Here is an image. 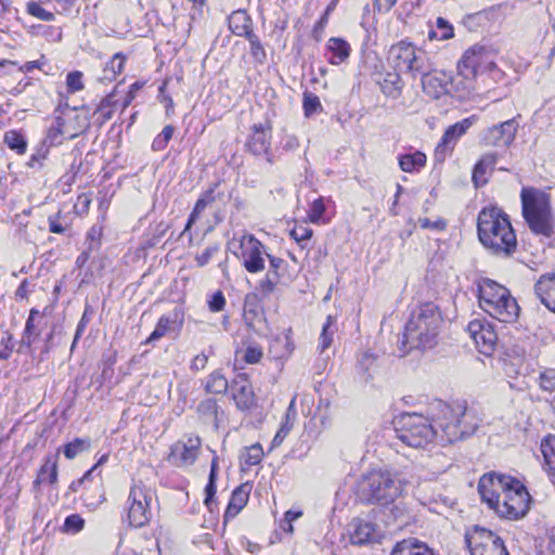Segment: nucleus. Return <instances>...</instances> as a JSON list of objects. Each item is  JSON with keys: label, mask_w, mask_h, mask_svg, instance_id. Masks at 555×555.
Returning <instances> with one entry per match:
<instances>
[{"label": "nucleus", "mask_w": 555, "mask_h": 555, "mask_svg": "<svg viewBox=\"0 0 555 555\" xmlns=\"http://www.w3.org/2000/svg\"><path fill=\"white\" fill-rule=\"evenodd\" d=\"M219 247L217 245L208 246L202 254L195 257V261L197 267L206 266L211 257L218 251Z\"/></svg>", "instance_id": "13d9d810"}, {"label": "nucleus", "mask_w": 555, "mask_h": 555, "mask_svg": "<svg viewBox=\"0 0 555 555\" xmlns=\"http://www.w3.org/2000/svg\"><path fill=\"white\" fill-rule=\"evenodd\" d=\"M238 354H242V359L248 364L259 363L263 357L262 348L256 344H250L245 349L237 350L236 356Z\"/></svg>", "instance_id": "37998d69"}, {"label": "nucleus", "mask_w": 555, "mask_h": 555, "mask_svg": "<svg viewBox=\"0 0 555 555\" xmlns=\"http://www.w3.org/2000/svg\"><path fill=\"white\" fill-rule=\"evenodd\" d=\"M232 398L240 410H247L254 403V391L250 382L245 375L236 376L231 385Z\"/></svg>", "instance_id": "aec40b11"}, {"label": "nucleus", "mask_w": 555, "mask_h": 555, "mask_svg": "<svg viewBox=\"0 0 555 555\" xmlns=\"http://www.w3.org/2000/svg\"><path fill=\"white\" fill-rule=\"evenodd\" d=\"M214 201L212 193L207 192L202 197H199L189 217V220L186 222V225L184 228L183 233L189 231V229L192 227L194 222L199 218L201 214L205 210L207 205Z\"/></svg>", "instance_id": "4c0bfd02"}, {"label": "nucleus", "mask_w": 555, "mask_h": 555, "mask_svg": "<svg viewBox=\"0 0 555 555\" xmlns=\"http://www.w3.org/2000/svg\"><path fill=\"white\" fill-rule=\"evenodd\" d=\"M338 3V0H332L330 4L326 7L323 15L320 17V20L317 22V24L313 27V35L317 40H320L319 35H321L325 28V26L328 23V17L331 13L336 9Z\"/></svg>", "instance_id": "09e8293b"}, {"label": "nucleus", "mask_w": 555, "mask_h": 555, "mask_svg": "<svg viewBox=\"0 0 555 555\" xmlns=\"http://www.w3.org/2000/svg\"><path fill=\"white\" fill-rule=\"evenodd\" d=\"M480 308L493 319L512 323L516 321L519 307L509 291L492 280H483L478 286Z\"/></svg>", "instance_id": "423d86ee"}, {"label": "nucleus", "mask_w": 555, "mask_h": 555, "mask_svg": "<svg viewBox=\"0 0 555 555\" xmlns=\"http://www.w3.org/2000/svg\"><path fill=\"white\" fill-rule=\"evenodd\" d=\"M540 555H555V529L547 531L540 543Z\"/></svg>", "instance_id": "5fc2aeb1"}, {"label": "nucleus", "mask_w": 555, "mask_h": 555, "mask_svg": "<svg viewBox=\"0 0 555 555\" xmlns=\"http://www.w3.org/2000/svg\"><path fill=\"white\" fill-rule=\"evenodd\" d=\"M122 67H124V57L119 53H116L113 56V59L111 60V62L106 65L105 70H108V68H111V70L113 72V75L115 76L116 74L121 73Z\"/></svg>", "instance_id": "052dcab7"}, {"label": "nucleus", "mask_w": 555, "mask_h": 555, "mask_svg": "<svg viewBox=\"0 0 555 555\" xmlns=\"http://www.w3.org/2000/svg\"><path fill=\"white\" fill-rule=\"evenodd\" d=\"M479 424L480 420L473 409L462 403L436 401L430 406V417L403 413L384 429V438L391 448L397 447L395 439L411 448H423L434 439L441 443H453L472 436Z\"/></svg>", "instance_id": "f257e3e1"}, {"label": "nucleus", "mask_w": 555, "mask_h": 555, "mask_svg": "<svg viewBox=\"0 0 555 555\" xmlns=\"http://www.w3.org/2000/svg\"><path fill=\"white\" fill-rule=\"evenodd\" d=\"M250 487L245 483L237 487L231 495L230 502L224 513V521L234 518L247 504Z\"/></svg>", "instance_id": "5701e85b"}, {"label": "nucleus", "mask_w": 555, "mask_h": 555, "mask_svg": "<svg viewBox=\"0 0 555 555\" xmlns=\"http://www.w3.org/2000/svg\"><path fill=\"white\" fill-rule=\"evenodd\" d=\"M264 247L253 234L234 236L228 242V250L235 255L245 270L249 273H259L266 268Z\"/></svg>", "instance_id": "1a4fd4ad"}, {"label": "nucleus", "mask_w": 555, "mask_h": 555, "mask_svg": "<svg viewBox=\"0 0 555 555\" xmlns=\"http://www.w3.org/2000/svg\"><path fill=\"white\" fill-rule=\"evenodd\" d=\"M229 28L235 36L247 37L253 34V22L246 11H234L228 18Z\"/></svg>", "instance_id": "a878e982"}, {"label": "nucleus", "mask_w": 555, "mask_h": 555, "mask_svg": "<svg viewBox=\"0 0 555 555\" xmlns=\"http://www.w3.org/2000/svg\"><path fill=\"white\" fill-rule=\"evenodd\" d=\"M312 233V229L305 225H297L291 231L292 237L298 243L310 240Z\"/></svg>", "instance_id": "4d7b16f0"}, {"label": "nucleus", "mask_w": 555, "mask_h": 555, "mask_svg": "<svg viewBox=\"0 0 555 555\" xmlns=\"http://www.w3.org/2000/svg\"><path fill=\"white\" fill-rule=\"evenodd\" d=\"M470 555H508L503 540L492 531L476 526L465 535Z\"/></svg>", "instance_id": "9b49d317"}, {"label": "nucleus", "mask_w": 555, "mask_h": 555, "mask_svg": "<svg viewBox=\"0 0 555 555\" xmlns=\"http://www.w3.org/2000/svg\"><path fill=\"white\" fill-rule=\"evenodd\" d=\"M181 324L182 314L177 309L171 313L162 315L155 326V330L146 339V344L160 339L168 332L179 328Z\"/></svg>", "instance_id": "4be33fe9"}, {"label": "nucleus", "mask_w": 555, "mask_h": 555, "mask_svg": "<svg viewBox=\"0 0 555 555\" xmlns=\"http://www.w3.org/2000/svg\"><path fill=\"white\" fill-rule=\"evenodd\" d=\"M417 223L422 229H429L436 232H441L447 228V221L440 217H437L435 220L428 217H421Z\"/></svg>", "instance_id": "603ef678"}, {"label": "nucleus", "mask_w": 555, "mask_h": 555, "mask_svg": "<svg viewBox=\"0 0 555 555\" xmlns=\"http://www.w3.org/2000/svg\"><path fill=\"white\" fill-rule=\"evenodd\" d=\"M534 293L541 304L555 312V273L541 275L534 284Z\"/></svg>", "instance_id": "412c9836"}, {"label": "nucleus", "mask_w": 555, "mask_h": 555, "mask_svg": "<svg viewBox=\"0 0 555 555\" xmlns=\"http://www.w3.org/2000/svg\"><path fill=\"white\" fill-rule=\"evenodd\" d=\"M57 481V455H48L44 459L35 485L49 482L51 485Z\"/></svg>", "instance_id": "c756f323"}, {"label": "nucleus", "mask_w": 555, "mask_h": 555, "mask_svg": "<svg viewBox=\"0 0 555 555\" xmlns=\"http://www.w3.org/2000/svg\"><path fill=\"white\" fill-rule=\"evenodd\" d=\"M217 410L218 404L215 399H205L201 401L197 405V412L207 420L216 421L217 420Z\"/></svg>", "instance_id": "de8ad7c7"}, {"label": "nucleus", "mask_w": 555, "mask_h": 555, "mask_svg": "<svg viewBox=\"0 0 555 555\" xmlns=\"http://www.w3.org/2000/svg\"><path fill=\"white\" fill-rule=\"evenodd\" d=\"M522 215L530 230L544 237H551L554 231L550 196L537 189H522Z\"/></svg>", "instance_id": "0eeeda50"}, {"label": "nucleus", "mask_w": 555, "mask_h": 555, "mask_svg": "<svg viewBox=\"0 0 555 555\" xmlns=\"http://www.w3.org/2000/svg\"><path fill=\"white\" fill-rule=\"evenodd\" d=\"M36 317H40L39 311L31 309L22 337V344L28 347H30L39 336V331L35 324Z\"/></svg>", "instance_id": "72a5a7b5"}, {"label": "nucleus", "mask_w": 555, "mask_h": 555, "mask_svg": "<svg viewBox=\"0 0 555 555\" xmlns=\"http://www.w3.org/2000/svg\"><path fill=\"white\" fill-rule=\"evenodd\" d=\"M276 284L268 278H263L259 284L260 291L266 294H270L274 291Z\"/></svg>", "instance_id": "774afa93"}, {"label": "nucleus", "mask_w": 555, "mask_h": 555, "mask_svg": "<svg viewBox=\"0 0 555 555\" xmlns=\"http://www.w3.org/2000/svg\"><path fill=\"white\" fill-rule=\"evenodd\" d=\"M201 446L202 441L197 436L177 441L170 448L168 461L178 467L191 466L198 457Z\"/></svg>", "instance_id": "ddd939ff"}, {"label": "nucleus", "mask_w": 555, "mask_h": 555, "mask_svg": "<svg viewBox=\"0 0 555 555\" xmlns=\"http://www.w3.org/2000/svg\"><path fill=\"white\" fill-rule=\"evenodd\" d=\"M539 387L547 392L555 390V369H545L540 373Z\"/></svg>", "instance_id": "8fccbe9b"}, {"label": "nucleus", "mask_w": 555, "mask_h": 555, "mask_svg": "<svg viewBox=\"0 0 555 555\" xmlns=\"http://www.w3.org/2000/svg\"><path fill=\"white\" fill-rule=\"evenodd\" d=\"M387 61L396 70L384 76V96L386 98L384 106H388V103L390 108L404 106L401 100L403 81L399 72L423 73L428 68L426 52L411 42L400 41L391 46Z\"/></svg>", "instance_id": "7ed1b4c3"}, {"label": "nucleus", "mask_w": 555, "mask_h": 555, "mask_svg": "<svg viewBox=\"0 0 555 555\" xmlns=\"http://www.w3.org/2000/svg\"><path fill=\"white\" fill-rule=\"evenodd\" d=\"M208 362V356L205 353H199L195 356L191 363V370L201 371L204 370Z\"/></svg>", "instance_id": "e2e57ef3"}, {"label": "nucleus", "mask_w": 555, "mask_h": 555, "mask_svg": "<svg viewBox=\"0 0 555 555\" xmlns=\"http://www.w3.org/2000/svg\"><path fill=\"white\" fill-rule=\"evenodd\" d=\"M412 477V472L408 467L400 472L387 470L384 473V509L389 502H393L402 494Z\"/></svg>", "instance_id": "dca6fc26"}, {"label": "nucleus", "mask_w": 555, "mask_h": 555, "mask_svg": "<svg viewBox=\"0 0 555 555\" xmlns=\"http://www.w3.org/2000/svg\"><path fill=\"white\" fill-rule=\"evenodd\" d=\"M422 86L426 94L433 99H438L441 95L450 92V86L453 81L451 74L443 70H431L422 73Z\"/></svg>", "instance_id": "a211bd4d"}, {"label": "nucleus", "mask_w": 555, "mask_h": 555, "mask_svg": "<svg viewBox=\"0 0 555 555\" xmlns=\"http://www.w3.org/2000/svg\"><path fill=\"white\" fill-rule=\"evenodd\" d=\"M4 143L9 149L15 151L17 154H24L26 152V141L24 137L17 131H8L4 134Z\"/></svg>", "instance_id": "a19ab883"}, {"label": "nucleus", "mask_w": 555, "mask_h": 555, "mask_svg": "<svg viewBox=\"0 0 555 555\" xmlns=\"http://www.w3.org/2000/svg\"><path fill=\"white\" fill-rule=\"evenodd\" d=\"M477 233L480 243L493 255L509 257L516 251V234L508 216L500 208H483L479 212Z\"/></svg>", "instance_id": "20e7f679"}, {"label": "nucleus", "mask_w": 555, "mask_h": 555, "mask_svg": "<svg viewBox=\"0 0 555 555\" xmlns=\"http://www.w3.org/2000/svg\"><path fill=\"white\" fill-rule=\"evenodd\" d=\"M13 351V347L11 345V338L2 339L0 341V360L10 359Z\"/></svg>", "instance_id": "0e129e2a"}, {"label": "nucleus", "mask_w": 555, "mask_h": 555, "mask_svg": "<svg viewBox=\"0 0 555 555\" xmlns=\"http://www.w3.org/2000/svg\"><path fill=\"white\" fill-rule=\"evenodd\" d=\"M496 68L494 54L487 48L475 44L464 52L457 64L459 76L464 78V90L474 89V79Z\"/></svg>", "instance_id": "6e6552de"}, {"label": "nucleus", "mask_w": 555, "mask_h": 555, "mask_svg": "<svg viewBox=\"0 0 555 555\" xmlns=\"http://www.w3.org/2000/svg\"><path fill=\"white\" fill-rule=\"evenodd\" d=\"M441 323V313L434 302H425L414 308L405 324L402 340L399 341V357L405 356L412 349L433 347Z\"/></svg>", "instance_id": "39448f33"}, {"label": "nucleus", "mask_w": 555, "mask_h": 555, "mask_svg": "<svg viewBox=\"0 0 555 555\" xmlns=\"http://www.w3.org/2000/svg\"><path fill=\"white\" fill-rule=\"evenodd\" d=\"M141 88L139 82H134L130 86V89L122 102V109L127 108L135 98L137 91Z\"/></svg>", "instance_id": "69168bd1"}, {"label": "nucleus", "mask_w": 555, "mask_h": 555, "mask_svg": "<svg viewBox=\"0 0 555 555\" xmlns=\"http://www.w3.org/2000/svg\"><path fill=\"white\" fill-rule=\"evenodd\" d=\"M271 139L272 128L268 122L255 124L246 142L247 150L254 155L266 156L272 163Z\"/></svg>", "instance_id": "2eb2a0df"}, {"label": "nucleus", "mask_w": 555, "mask_h": 555, "mask_svg": "<svg viewBox=\"0 0 555 555\" xmlns=\"http://www.w3.org/2000/svg\"><path fill=\"white\" fill-rule=\"evenodd\" d=\"M89 448H90L89 439L76 438L74 441L67 443L64 447V455L66 456V459L73 460L78 454L82 453L83 451L89 450Z\"/></svg>", "instance_id": "79ce46f5"}, {"label": "nucleus", "mask_w": 555, "mask_h": 555, "mask_svg": "<svg viewBox=\"0 0 555 555\" xmlns=\"http://www.w3.org/2000/svg\"><path fill=\"white\" fill-rule=\"evenodd\" d=\"M217 472H218V456H215L211 461L208 483L205 488L206 498L204 501L205 505L207 506V508L210 512H214V506H215L214 498L216 494Z\"/></svg>", "instance_id": "2f4dec72"}, {"label": "nucleus", "mask_w": 555, "mask_h": 555, "mask_svg": "<svg viewBox=\"0 0 555 555\" xmlns=\"http://www.w3.org/2000/svg\"><path fill=\"white\" fill-rule=\"evenodd\" d=\"M359 496L367 503H378L382 500V472L374 470L365 475L359 482Z\"/></svg>", "instance_id": "6ab92c4d"}, {"label": "nucleus", "mask_w": 555, "mask_h": 555, "mask_svg": "<svg viewBox=\"0 0 555 555\" xmlns=\"http://www.w3.org/2000/svg\"><path fill=\"white\" fill-rule=\"evenodd\" d=\"M210 311L219 312L224 309L225 298L221 291L216 292L208 301Z\"/></svg>", "instance_id": "bf43d9fd"}, {"label": "nucleus", "mask_w": 555, "mask_h": 555, "mask_svg": "<svg viewBox=\"0 0 555 555\" xmlns=\"http://www.w3.org/2000/svg\"><path fill=\"white\" fill-rule=\"evenodd\" d=\"M426 160V155L420 151H416L414 153L401 155L399 157V166L402 171L414 172L424 168Z\"/></svg>", "instance_id": "7c9ffc66"}, {"label": "nucleus", "mask_w": 555, "mask_h": 555, "mask_svg": "<svg viewBox=\"0 0 555 555\" xmlns=\"http://www.w3.org/2000/svg\"><path fill=\"white\" fill-rule=\"evenodd\" d=\"M390 555H435V553L425 543L410 538L397 542Z\"/></svg>", "instance_id": "b1692460"}, {"label": "nucleus", "mask_w": 555, "mask_h": 555, "mask_svg": "<svg viewBox=\"0 0 555 555\" xmlns=\"http://www.w3.org/2000/svg\"><path fill=\"white\" fill-rule=\"evenodd\" d=\"M116 90L106 95L96 108V114H99L102 118V121H107L113 117L114 108L117 105V100H115Z\"/></svg>", "instance_id": "ea45409f"}, {"label": "nucleus", "mask_w": 555, "mask_h": 555, "mask_svg": "<svg viewBox=\"0 0 555 555\" xmlns=\"http://www.w3.org/2000/svg\"><path fill=\"white\" fill-rule=\"evenodd\" d=\"M229 388L228 379L219 371H215L207 377L205 390L209 393H224Z\"/></svg>", "instance_id": "473e14b6"}, {"label": "nucleus", "mask_w": 555, "mask_h": 555, "mask_svg": "<svg viewBox=\"0 0 555 555\" xmlns=\"http://www.w3.org/2000/svg\"><path fill=\"white\" fill-rule=\"evenodd\" d=\"M155 493L143 485H134L128 496V522L131 527H144L151 519V504Z\"/></svg>", "instance_id": "9d476101"}, {"label": "nucleus", "mask_w": 555, "mask_h": 555, "mask_svg": "<svg viewBox=\"0 0 555 555\" xmlns=\"http://www.w3.org/2000/svg\"><path fill=\"white\" fill-rule=\"evenodd\" d=\"M266 256L269 259L271 270L280 272V270L284 269L285 261L282 258L274 257L269 254H266Z\"/></svg>", "instance_id": "338daca9"}, {"label": "nucleus", "mask_w": 555, "mask_h": 555, "mask_svg": "<svg viewBox=\"0 0 555 555\" xmlns=\"http://www.w3.org/2000/svg\"><path fill=\"white\" fill-rule=\"evenodd\" d=\"M291 428H292V425H289L288 421H286L281 426V428L276 433V435L274 436V438L272 440V446L273 447L280 446L283 442V440L285 439V437L288 435V433L291 431Z\"/></svg>", "instance_id": "680f3d73"}, {"label": "nucleus", "mask_w": 555, "mask_h": 555, "mask_svg": "<svg viewBox=\"0 0 555 555\" xmlns=\"http://www.w3.org/2000/svg\"><path fill=\"white\" fill-rule=\"evenodd\" d=\"M263 457V450L261 444L255 443L250 447L245 448L242 453L241 460L243 466H255L258 465Z\"/></svg>", "instance_id": "c9c22d12"}, {"label": "nucleus", "mask_w": 555, "mask_h": 555, "mask_svg": "<svg viewBox=\"0 0 555 555\" xmlns=\"http://www.w3.org/2000/svg\"><path fill=\"white\" fill-rule=\"evenodd\" d=\"M249 42V53L257 64H263L267 61V52L259 37L253 33L246 37Z\"/></svg>", "instance_id": "e433bc0d"}, {"label": "nucleus", "mask_w": 555, "mask_h": 555, "mask_svg": "<svg viewBox=\"0 0 555 555\" xmlns=\"http://www.w3.org/2000/svg\"><path fill=\"white\" fill-rule=\"evenodd\" d=\"M436 30L440 33L439 40H448L454 36L453 26L442 17L437 18Z\"/></svg>", "instance_id": "6e6d98bb"}, {"label": "nucleus", "mask_w": 555, "mask_h": 555, "mask_svg": "<svg viewBox=\"0 0 555 555\" xmlns=\"http://www.w3.org/2000/svg\"><path fill=\"white\" fill-rule=\"evenodd\" d=\"M326 48L332 53L330 63L333 65L344 63L351 52L350 44L346 40L337 37L330 38Z\"/></svg>", "instance_id": "cd10ccee"}, {"label": "nucleus", "mask_w": 555, "mask_h": 555, "mask_svg": "<svg viewBox=\"0 0 555 555\" xmlns=\"http://www.w3.org/2000/svg\"><path fill=\"white\" fill-rule=\"evenodd\" d=\"M478 492L482 502L502 518L520 519L530 509L529 492L519 480L511 476L485 474L479 480Z\"/></svg>", "instance_id": "f03ea898"}, {"label": "nucleus", "mask_w": 555, "mask_h": 555, "mask_svg": "<svg viewBox=\"0 0 555 555\" xmlns=\"http://www.w3.org/2000/svg\"><path fill=\"white\" fill-rule=\"evenodd\" d=\"M85 520L78 514L69 515L64 521V531L67 533H77L82 530Z\"/></svg>", "instance_id": "864d4df0"}, {"label": "nucleus", "mask_w": 555, "mask_h": 555, "mask_svg": "<svg viewBox=\"0 0 555 555\" xmlns=\"http://www.w3.org/2000/svg\"><path fill=\"white\" fill-rule=\"evenodd\" d=\"M519 125L515 118L492 126L486 130L482 141L486 145L507 147L514 141Z\"/></svg>", "instance_id": "f3484780"}, {"label": "nucleus", "mask_w": 555, "mask_h": 555, "mask_svg": "<svg viewBox=\"0 0 555 555\" xmlns=\"http://www.w3.org/2000/svg\"><path fill=\"white\" fill-rule=\"evenodd\" d=\"M322 109L321 102L313 93L306 92L304 94V111L307 117Z\"/></svg>", "instance_id": "3c124183"}, {"label": "nucleus", "mask_w": 555, "mask_h": 555, "mask_svg": "<svg viewBox=\"0 0 555 555\" xmlns=\"http://www.w3.org/2000/svg\"><path fill=\"white\" fill-rule=\"evenodd\" d=\"M495 163L496 154L494 153H487L477 162L473 170V181L476 186H481L487 183V175L493 170Z\"/></svg>", "instance_id": "bb28decb"}, {"label": "nucleus", "mask_w": 555, "mask_h": 555, "mask_svg": "<svg viewBox=\"0 0 555 555\" xmlns=\"http://www.w3.org/2000/svg\"><path fill=\"white\" fill-rule=\"evenodd\" d=\"M83 74L79 70L69 72L66 76L67 93L73 94L83 90Z\"/></svg>", "instance_id": "a18cd8bd"}, {"label": "nucleus", "mask_w": 555, "mask_h": 555, "mask_svg": "<svg viewBox=\"0 0 555 555\" xmlns=\"http://www.w3.org/2000/svg\"><path fill=\"white\" fill-rule=\"evenodd\" d=\"M350 539L353 544L358 545L375 543L379 541V533L373 524L359 521L354 524Z\"/></svg>", "instance_id": "393cba45"}, {"label": "nucleus", "mask_w": 555, "mask_h": 555, "mask_svg": "<svg viewBox=\"0 0 555 555\" xmlns=\"http://www.w3.org/2000/svg\"><path fill=\"white\" fill-rule=\"evenodd\" d=\"M378 357L369 351L363 352L358 363V374L362 377L363 382L369 383L373 379L374 374H378Z\"/></svg>", "instance_id": "c85d7f7f"}, {"label": "nucleus", "mask_w": 555, "mask_h": 555, "mask_svg": "<svg viewBox=\"0 0 555 555\" xmlns=\"http://www.w3.org/2000/svg\"><path fill=\"white\" fill-rule=\"evenodd\" d=\"M467 332L480 353L490 356L494 351L498 335L489 321L486 319L472 320L467 325Z\"/></svg>", "instance_id": "f8f14e48"}, {"label": "nucleus", "mask_w": 555, "mask_h": 555, "mask_svg": "<svg viewBox=\"0 0 555 555\" xmlns=\"http://www.w3.org/2000/svg\"><path fill=\"white\" fill-rule=\"evenodd\" d=\"M476 119V116H470L447 128L435 149V159L437 162L442 163L446 159L447 155L454 149L459 139L466 133Z\"/></svg>", "instance_id": "4468645a"}, {"label": "nucleus", "mask_w": 555, "mask_h": 555, "mask_svg": "<svg viewBox=\"0 0 555 555\" xmlns=\"http://www.w3.org/2000/svg\"><path fill=\"white\" fill-rule=\"evenodd\" d=\"M335 322H336L335 318L332 315H328L326 319V322L324 323V325L322 327V333L320 335V345H319V349L321 352L326 350L332 345L333 335L336 331Z\"/></svg>", "instance_id": "58836bf2"}, {"label": "nucleus", "mask_w": 555, "mask_h": 555, "mask_svg": "<svg viewBox=\"0 0 555 555\" xmlns=\"http://www.w3.org/2000/svg\"><path fill=\"white\" fill-rule=\"evenodd\" d=\"M541 452L548 470L555 473V436L547 435L541 442Z\"/></svg>", "instance_id": "f704fd0d"}, {"label": "nucleus", "mask_w": 555, "mask_h": 555, "mask_svg": "<svg viewBox=\"0 0 555 555\" xmlns=\"http://www.w3.org/2000/svg\"><path fill=\"white\" fill-rule=\"evenodd\" d=\"M326 206L324 197H319L314 199L308 212L310 221L313 223H325L326 220L323 218Z\"/></svg>", "instance_id": "c03bdc74"}, {"label": "nucleus", "mask_w": 555, "mask_h": 555, "mask_svg": "<svg viewBox=\"0 0 555 555\" xmlns=\"http://www.w3.org/2000/svg\"><path fill=\"white\" fill-rule=\"evenodd\" d=\"M26 11L29 15L44 22H53L55 20L54 14L43 9L39 2H28L26 5Z\"/></svg>", "instance_id": "49530a36"}]
</instances>
